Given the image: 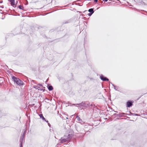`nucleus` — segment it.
Masks as SVG:
<instances>
[{"label": "nucleus", "instance_id": "nucleus-10", "mask_svg": "<svg viewBox=\"0 0 147 147\" xmlns=\"http://www.w3.org/2000/svg\"><path fill=\"white\" fill-rule=\"evenodd\" d=\"M111 84L113 86V87L114 88V89H115V90H117V91H118V90L119 88V87L115 86L114 84H113L112 83H111Z\"/></svg>", "mask_w": 147, "mask_h": 147}, {"label": "nucleus", "instance_id": "nucleus-30", "mask_svg": "<svg viewBox=\"0 0 147 147\" xmlns=\"http://www.w3.org/2000/svg\"><path fill=\"white\" fill-rule=\"evenodd\" d=\"M76 107H78L77 106H76Z\"/></svg>", "mask_w": 147, "mask_h": 147}, {"label": "nucleus", "instance_id": "nucleus-12", "mask_svg": "<svg viewBox=\"0 0 147 147\" xmlns=\"http://www.w3.org/2000/svg\"><path fill=\"white\" fill-rule=\"evenodd\" d=\"M48 89L49 91L52 90L53 89V87L51 86H48Z\"/></svg>", "mask_w": 147, "mask_h": 147}, {"label": "nucleus", "instance_id": "nucleus-14", "mask_svg": "<svg viewBox=\"0 0 147 147\" xmlns=\"http://www.w3.org/2000/svg\"><path fill=\"white\" fill-rule=\"evenodd\" d=\"M88 11L90 12V13H93L94 12V11L93 9L91 8L89 9L88 10Z\"/></svg>", "mask_w": 147, "mask_h": 147}, {"label": "nucleus", "instance_id": "nucleus-24", "mask_svg": "<svg viewBox=\"0 0 147 147\" xmlns=\"http://www.w3.org/2000/svg\"><path fill=\"white\" fill-rule=\"evenodd\" d=\"M134 114L135 116H138V115L137 114L134 113Z\"/></svg>", "mask_w": 147, "mask_h": 147}, {"label": "nucleus", "instance_id": "nucleus-11", "mask_svg": "<svg viewBox=\"0 0 147 147\" xmlns=\"http://www.w3.org/2000/svg\"><path fill=\"white\" fill-rule=\"evenodd\" d=\"M84 127L85 128H88L89 129H91L93 128L92 126L90 125H84Z\"/></svg>", "mask_w": 147, "mask_h": 147}, {"label": "nucleus", "instance_id": "nucleus-4", "mask_svg": "<svg viewBox=\"0 0 147 147\" xmlns=\"http://www.w3.org/2000/svg\"><path fill=\"white\" fill-rule=\"evenodd\" d=\"M26 132V131L25 130L24 131L23 134H22V135L20 137V142L22 143L23 142V141L24 139L25 135Z\"/></svg>", "mask_w": 147, "mask_h": 147}, {"label": "nucleus", "instance_id": "nucleus-13", "mask_svg": "<svg viewBox=\"0 0 147 147\" xmlns=\"http://www.w3.org/2000/svg\"><path fill=\"white\" fill-rule=\"evenodd\" d=\"M76 119L79 122L82 121V120L80 119V118L78 116H77L76 117Z\"/></svg>", "mask_w": 147, "mask_h": 147}, {"label": "nucleus", "instance_id": "nucleus-22", "mask_svg": "<svg viewBox=\"0 0 147 147\" xmlns=\"http://www.w3.org/2000/svg\"><path fill=\"white\" fill-rule=\"evenodd\" d=\"M38 85L39 86H40L41 87H42V86L41 84H38Z\"/></svg>", "mask_w": 147, "mask_h": 147}, {"label": "nucleus", "instance_id": "nucleus-18", "mask_svg": "<svg viewBox=\"0 0 147 147\" xmlns=\"http://www.w3.org/2000/svg\"><path fill=\"white\" fill-rule=\"evenodd\" d=\"M83 108H84V107H80V106H79V109L80 110H82V109H83Z\"/></svg>", "mask_w": 147, "mask_h": 147}, {"label": "nucleus", "instance_id": "nucleus-2", "mask_svg": "<svg viewBox=\"0 0 147 147\" xmlns=\"http://www.w3.org/2000/svg\"><path fill=\"white\" fill-rule=\"evenodd\" d=\"M66 137V136H64L63 137L61 138V139L59 140V142L61 144H63L65 142H69V141Z\"/></svg>", "mask_w": 147, "mask_h": 147}, {"label": "nucleus", "instance_id": "nucleus-21", "mask_svg": "<svg viewBox=\"0 0 147 147\" xmlns=\"http://www.w3.org/2000/svg\"><path fill=\"white\" fill-rule=\"evenodd\" d=\"M22 143L20 142V147H22Z\"/></svg>", "mask_w": 147, "mask_h": 147}, {"label": "nucleus", "instance_id": "nucleus-5", "mask_svg": "<svg viewBox=\"0 0 147 147\" xmlns=\"http://www.w3.org/2000/svg\"><path fill=\"white\" fill-rule=\"evenodd\" d=\"M68 102V104H69L70 105H71V104L70 102H69H69ZM85 104V101H82L81 103H80L79 104H72V105H79L80 106H80V107H83L84 108V106ZM71 105H72V104H71Z\"/></svg>", "mask_w": 147, "mask_h": 147}, {"label": "nucleus", "instance_id": "nucleus-25", "mask_svg": "<svg viewBox=\"0 0 147 147\" xmlns=\"http://www.w3.org/2000/svg\"><path fill=\"white\" fill-rule=\"evenodd\" d=\"M102 0L105 1V2H107L108 1V0Z\"/></svg>", "mask_w": 147, "mask_h": 147}, {"label": "nucleus", "instance_id": "nucleus-29", "mask_svg": "<svg viewBox=\"0 0 147 147\" xmlns=\"http://www.w3.org/2000/svg\"><path fill=\"white\" fill-rule=\"evenodd\" d=\"M73 116V115H72L71 116Z\"/></svg>", "mask_w": 147, "mask_h": 147}, {"label": "nucleus", "instance_id": "nucleus-9", "mask_svg": "<svg viewBox=\"0 0 147 147\" xmlns=\"http://www.w3.org/2000/svg\"><path fill=\"white\" fill-rule=\"evenodd\" d=\"M73 134H69L67 136H66L67 139H68V140L69 141L70 140L71 138L73 136Z\"/></svg>", "mask_w": 147, "mask_h": 147}, {"label": "nucleus", "instance_id": "nucleus-26", "mask_svg": "<svg viewBox=\"0 0 147 147\" xmlns=\"http://www.w3.org/2000/svg\"><path fill=\"white\" fill-rule=\"evenodd\" d=\"M86 11H84V12H85Z\"/></svg>", "mask_w": 147, "mask_h": 147}, {"label": "nucleus", "instance_id": "nucleus-6", "mask_svg": "<svg viewBox=\"0 0 147 147\" xmlns=\"http://www.w3.org/2000/svg\"><path fill=\"white\" fill-rule=\"evenodd\" d=\"M100 78L103 81H108L109 80L106 77H104L102 74H100Z\"/></svg>", "mask_w": 147, "mask_h": 147}, {"label": "nucleus", "instance_id": "nucleus-20", "mask_svg": "<svg viewBox=\"0 0 147 147\" xmlns=\"http://www.w3.org/2000/svg\"><path fill=\"white\" fill-rule=\"evenodd\" d=\"M93 14V13H88V15L89 16H91Z\"/></svg>", "mask_w": 147, "mask_h": 147}, {"label": "nucleus", "instance_id": "nucleus-27", "mask_svg": "<svg viewBox=\"0 0 147 147\" xmlns=\"http://www.w3.org/2000/svg\"><path fill=\"white\" fill-rule=\"evenodd\" d=\"M66 118V119H68V118L67 117Z\"/></svg>", "mask_w": 147, "mask_h": 147}, {"label": "nucleus", "instance_id": "nucleus-19", "mask_svg": "<svg viewBox=\"0 0 147 147\" xmlns=\"http://www.w3.org/2000/svg\"><path fill=\"white\" fill-rule=\"evenodd\" d=\"M18 7L19 9H22V7L21 5H19L18 6Z\"/></svg>", "mask_w": 147, "mask_h": 147}, {"label": "nucleus", "instance_id": "nucleus-23", "mask_svg": "<svg viewBox=\"0 0 147 147\" xmlns=\"http://www.w3.org/2000/svg\"><path fill=\"white\" fill-rule=\"evenodd\" d=\"M98 0H94V1L95 2L97 3L98 2Z\"/></svg>", "mask_w": 147, "mask_h": 147}, {"label": "nucleus", "instance_id": "nucleus-8", "mask_svg": "<svg viewBox=\"0 0 147 147\" xmlns=\"http://www.w3.org/2000/svg\"><path fill=\"white\" fill-rule=\"evenodd\" d=\"M39 116L40 117V118L42 119L43 120V121H46L47 123H48V121H47L46 119L44 118V117L43 116V115L42 114H40L39 115ZM48 123V124L49 126L50 125V124L49 123Z\"/></svg>", "mask_w": 147, "mask_h": 147}, {"label": "nucleus", "instance_id": "nucleus-17", "mask_svg": "<svg viewBox=\"0 0 147 147\" xmlns=\"http://www.w3.org/2000/svg\"><path fill=\"white\" fill-rule=\"evenodd\" d=\"M34 88L36 89H38V86H34Z\"/></svg>", "mask_w": 147, "mask_h": 147}, {"label": "nucleus", "instance_id": "nucleus-3", "mask_svg": "<svg viewBox=\"0 0 147 147\" xmlns=\"http://www.w3.org/2000/svg\"><path fill=\"white\" fill-rule=\"evenodd\" d=\"M84 106V108L86 109L87 108H92L94 105H93L92 103L90 104V103L87 102H85V104Z\"/></svg>", "mask_w": 147, "mask_h": 147}, {"label": "nucleus", "instance_id": "nucleus-7", "mask_svg": "<svg viewBox=\"0 0 147 147\" xmlns=\"http://www.w3.org/2000/svg\"><path fill=\"white\" fill-rule=\"evenodd\" d=\"M134 102L131 101H128L126 103V106L127 107H130L133 105Z\"/></svg>", "mask_w": 147, "mask_h": 147}, {"label": "nucleus", "instance_id": "nucleus-16", "mask_svg": "<svg viewBox=\"0 0 147 147\" xmlns=\"http://www.w3.org/2000/svg\"><path fill=\"white\" fill-rule=\"evenodd\" d=\"M42 89H43V87H41L40 86V87H38V90H42Z\"/></svg>", "mask_w": 147, "mask_h": 147}, {"label": "nucleus", "instance_id": "nucleus-15", "mask_svg": "<svg viewBox=\"0 0 147 147\" xmlns=\"http://www.w3.org/2000/svg\"><path fill=\"white\" fill-rule=\"evenodd\" d=\"M10 1L11 3V5H15L14 0H10Z\"/></svg>", "mask_w": 147, "mask_h": 147}, {"label": "nucleus", "instance_id": "nucleus-1", "mask_svg": "<svg viewBox=\"0 0 147 147\" xmlns=\"http://www.w3.org/2000/svg\"><path fill=\"white\" fill-rule=\"evenodd\" d=\"M12 79L17 85H20L23 84V82L18 78L13 76L12 77Z\"/></svg>", "mask_w": 147, "mask_h": 147}, {"label": "nucleus", "instance_id": "nucleus-28", "mask_svg": "<svg viewBox=\"0 0 147 147\" xmlns=\"http://www.w3.org/2000/svg\"><path fill=\"white\" fill-rule=\"evenodd\" d=\"M2 10H0V11H1Z\"/></svg>", "mask_w": 147, "mask_h": 147}]
</instances>
